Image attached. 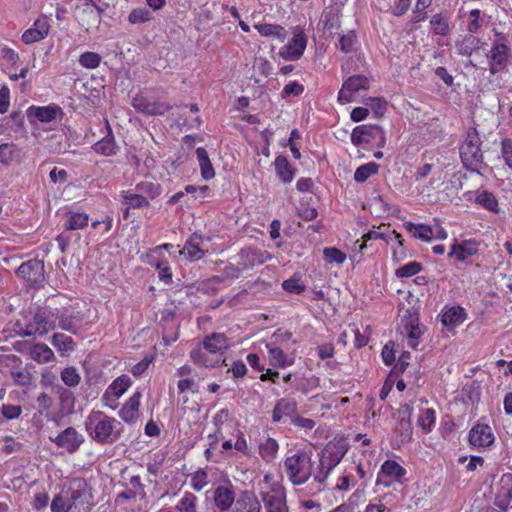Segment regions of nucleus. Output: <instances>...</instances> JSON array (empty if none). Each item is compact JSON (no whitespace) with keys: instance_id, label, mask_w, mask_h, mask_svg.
Instances as JSON below:
<instances>
[{"instance_id":"c85d7f7f","label":"nucleus","mask_w":512,"mask_h":512,"mask_svg":"<svg viewBox=\"0 0 512 512\" xmlns=\"http://www.w3.org/2000/svg\"><path fill=\"white\" fill-rule=\"evenodd\" d=\"M194 369L190 365H183L176 371V376L180 379L177 384L179 393L190 391L196 393L198 385L195 378L192 376Z\"/></svg>"},{"instance_id":"c03bdc74","label":"nucleus","mask_w":512,"mask_h":512,"mask_svg":"<svg viewBox=\"0 0 512 512\" xmlns=\"http://www.w3.org/2000/svg\"><path fill=\"white\" fill-rule=\"evenodd\" d=\"M479 42L480 40L475 36L468 35L457 41L455 47L459 55L470 56L478 48Z\"/></svg>"},{"instance_id":"864d4df0","label":"nucleus","mask_w":512,"mask_h":512,"mask_svg":"<svg viewBox=\"0 0 512 512\" xmlns=\"http://www.w3.org/2000/svg\"><path fill=\"white\" fill-rule=\"evenodd\" d=\"M17 156L18 149L16 145L10 143H3L0 145V163L9 165Z\"/></svg>"},{"instance_id":"58836bf2","label":"nucleus","mask_w":512,"mask_h":512,"mask_svg":"<svg viewBox=\"0 0 512 512\" xmlns=\"http://www.w3.org/2000/svg\"><path fill=\"white\" fill-rule=\"evenodd\" d=\"M196 156L199 163L202 178L204 180L212 179L215 176V171L209 159L207 151L202 147H198L196 149Z\"/></svg>"},{"instance_id":"6ab92c4d","label":"nucleus","mask_w":512,"mask_h":512,"mask_svg":"<svg viewBox=\"0 0 512 512\" xmlns=\"http://www.w3.org/2000/svg\"><path fill=\"white\" fill-rule=\"evenodd\" d=\"M368 88V80L361 75L349 77L342 85L338 93V101L341 104H346L353 101V95L360 90Z\"/></svg>"},{"instance_id":"c9c22d12","label":"nucleus","mask_w":512,"mask_h":512,"mask_svg":"<svg viewBox=\"0 0 512 512\" xmlns=\"http://www.w3.org/2000/svg\"><path fill=\"white\" fill-rule=\"evenodd\" d=\"M466 319L465 310L459 306H453L442 314V323L446 327H457Z\"/></svg>"},{"instance_id":"a19ab883","label":"nucleus","mask_w":512,"mask_h":512,"mask_svg":"<svg viewBox=\"0 0 512 512\" xmlns=\"http://www.w3.org/2000/svg\"><path fill=\"white\" fill-rule=\"evenodd\" d=\"M198 497L192 492H184L177 502L175 509L178 512H198Z\"/></svg>"},{"instance_id":"49530a36","label":"nucleus","mask_w":512,"mask_h":512,"mask_svg":"<svg viewBox=\"0 0 512 512\" xmlns=\"http://www.w3.org/2000/svg\"><path fill=\"white\" fill-rule=\"evenodd\" d=\"M379 165L375 162H369L359 166L354 173V180L358 183H364L369 177L378 173Z\"/></svg>"},{"instance_id":"20e7f679","label":"nucleus","mask_w":512,"mask_h":512,"mask_svg":"<svg viewBox=\"0 0 512 512\" xmlns=\"http://www.w3.org/2000/svg\"><path fill=\"white\" fill-rule=\"evenodd\" d=\"M230 340L223 333H212L204 338L202 347L190 352V359L205 367H217L225 362L224 352L230 347Z\"/></svg>"},{"instance_id":"6e6d98bb","label":"nucleus","mask_w":512,"mask_h":512,"mask_svg":"<svg viewBox=\"0 0 512 512\" xmlns=\"http://www.w3.org/2000/svg\"><path fill=\"white\" fill-rule=\"evenodd\" d=\"M102 57L95 52L87 51L80 55L79 64L86 69H95L101 63Z\"/></svg>"},{"instance_id":"f704fd0d","label":"nucleus","mask_w":512,"mask_h":512,"mask_svg":"<svg viewBox=\"0 0 512 512\" xmlns=\"http://www.w3.org/2000/svg\"><path fill=\"white\" fill-rule=\"evenodd\" d=\"M51 344L56 348L60 355H67L73 352L76 348L75 341L72 337L56 332L51 337Z\"/></svg>"},{"instance_id":"6e6552de","label":"nucleus","mask_w":512,"mask_h":512,"mask_svg":"<svg viewBox=\"0 0 512 512\" xmlns=\"http://www.w3.org/2000/svg\"><path fill=\"white\" fill-rule=\"evenodd\" d=\"M351 142L355 146L373 144L379 148L384 147L386 137L383 129L378 125H359L351 133Z\"/></svg>"},{"instance_id":"de8ad7c7","label":"nucleus","mask_w":512,"mask_h":512,"mask_svg":"<svg viewBox=\"0 0 512 512\" xmlns=\"http://www.w3.org/2000/svg\"><path fill=\"white\" fill-rule=\"evenodd\" d=\"M475 201L477 204L491 212H498V201L491 192L486 190L478 192Z\"/></svg>"},{"instance_id":"7c9ffc66","label":"nucleus","mask_w":512,"mask_h":512,"mask_svg":"<svg viewBox=\"0 0 512 512\" xmlns=\"http://www.w3.org/2000/svg\"><path fill=\"white\" fill-rule=\"evenodd\" d=\"M266 349L268 352L269 362L272 366L286 368L294 363V358L291 355L284 353L281 348L275 346L273 343H267Z\"/></svg>"},{"instance_id":"13d9d810","label":"nucleus","mask_w":512,"mask_h":512,"mask_svg":"<svg viewBox=\"0 0 512 512\" xmlns=\"http://www.w3.org/2000/svg\"><path fill=\"white\" fill-rule=\"evenodd\" d=\"M229 417H230V414L227 409H221L214 415L213 424L216 427V431H215V435H214V437H215L214 442H216L219 437H222V434H223L222 427L224 426V424H226L228 422Z\"/></svg>"},{"instance_id":"69168bd1","label":"nucleus","mask_w":512,"mask_h":512,"mask_svg":"<svg viewBox=\"0 0 512 512\" xmlns=\"http://www.w3.org/2000/svg\"><path fill=\"white\" fill-rule=\"evenodd\" d=\"M324 258L328 263L342 264L346 260V255L339 249L330 247L323 251Z\"/></svg>"},{"instance_id":"e2e57ef3","label":"nucleus","mask_w":512,"mask_h":512,"mask_svg":"<svg viewBox=\"0 0 512 512\" xmlns=\"http://www.w3.org/2000/svg\"><path fill=\"white\" fill-rule=\"evenodd\" d=\"M483 21L481 18V11L479 9H473L469 12V22L467 25V31L475 34L482 27Z\"/></svg>"},{"instance_id":"0eeeda50","label":"nucleus","mask_w":512,"mask_h":512,"mask_svg":"<svg viewBox=\"0 0 512 512\" xmlns=\"http://www.w3.org/2000/svg\"><path fill=\"white\" fill-rule=\"evenodd\" d=\"M307 35L304 30L295 26L291 29V37L278 51V56L285 61H298L304 54L307 47Z\"/></svg>"},{"instance_id":"9d476101","label":"nucleus","mask_w":512,"mask_h":512,"mask_svg":"<svg viewBox=\"0 0 512 512\" xmlns=\"http://www.w3.org/2000/svg\"><path fill=\"white\" fill-rule=\"evenodd\" d=\"M376 239H381L388 244L395 245V246H393V249H394L393 257L396 261H400L403 258V256H404V253L402 252L403 242L401 239V235L396 233V231H391L388 233H382V232L376 231V230L369 231L368 233L363 235L361 241L360 240L355 241L354 249L355 250L357 249L359 252H362L365 249L366 243L368 241L376 240Z\"/></svg>"},{"instance_id":"aec40b11","label":"nucleus","mask_w":512,"mask_h":512,"mask_svg":"<svg viewBox=\"0 0 512 512\" xmlns=\"http://www.w3.org/2000/svg\"><path fill=\"white\" fill-rule=\"evenodd\" d=\"M54 309L56 313L57 328L74 335L79 334L83 322L81 314L79 312L73 313L67 310L60 311L58 308Z\"/></svg>"},{"instance_id":"4468645a","label":"nucleus","mask_w":512,"mask_h":512,"mask_svg":"<svg viewBox=\"0 0 512 512\" xmlns=\"http://www.w3.org/2000/svg\"><path fill=\"white\" fill-rule=\"evenodd\" d=\"M132 381L129 376L121 375L117 377L106 389L102 396L103 405L111 409L117 407V400L129 389Z\"/></svg>"},{"instance_id":"ddd939ff","label":"nucleus","mask_w":512,"mask_h":512,"mask_svg":"<svg viewBox=\"0 0 512 512\" xmlns=\"http://www.w3.org/2000/svg\"><path fill=\"white\" fill-rule=\"evenodd\" d=\"M17 274L31 286L40 285L45 280L44 262L38 259L28 260L19 266Z\"/></svg>"},{"instance_id":"412c9836","label":"nucleus","mask_w":512,"mask_h":512,"mask_svg":"<svg viewBox=\"0 0 512 512\" xmlns=\"http://www.w3.org/2000/svg\"><path fill=\"white\" fill-rule=\"evenodd\" d=\"M494 440V434L488 424L477 423L469 432V443L477 448L490 447Z\"/></svg>"},{"instance_id":"603ef678","label":"nucleus","mask_w":512,"mask_h":512,"mask_svg":"<svg viewBox=\"0 0 512 512\" xmlns=\"http://www.w3.org/2000/svg\"><path fill=\"white\" fill-rule=\"evenodd\" d=\"M134 190L138 194L146 196V200L148 201L159 195V185L151 181H143L138 183Z\"/></svg>"},{"instance_id":"c756f323","label":"nucleus","mask_w":512,"mask_h":512,"mask_svg":"<svg viewBox=\"0 0 512 512\" xmlns=\"http://www.w3.org/2000/svg\"><path fill=\"white\" fill-rule=\"evenodd\" d=\"M254 28L261 36L277 40L281 43H283L288 36L287 30L283 26L275 23H256L254 24Z\"/></svg>"},{"instance_id":"9b49d317","label":"nucleus","mask_w":512,"mask_h":512,"mask_svg":"<svg viewBox=\"0 0 512 512\" xmlns=\"http://www.w3.org/2000/svg\"><path fill=\"white\" fill-rule=\"evenodd\" d=\"M16 349L39 364L55 360L53 350L45 343L17 342Z\"/></svg>"},{"instance_id":"5701e85b","label":"nucleus","mask_w":512,"mask_h":512,"mask_svg":"<svg viewBox=\"0 0 512 512\" xmlns=\"http://www.w3.org/2000/svg\"><path fill=\"white\" fill-rule=\"evenodd\" d=\"M50 31V23L47 17H40L36 19L33 25L25 30L21 36V40L27 44H33L45 39Z\"/></svg>"},{"instance_id":"473e14b6","label":"nucleus","mask_w":512,"mask_h":512,"mask_svg":"<svg viewBox=\"0 0 512 512\" xmlns=\"http://www.w3.org/2000/svg\"><path fill=\"white\" fill-rule=\"evenodd\" d=\"M400 420L396 427V431L400 434L401 441H410L412 438V425H411V409L409 405L401 407L399 410Z\"/></svg>"},{"instance_id":"bb28decb","label":"nucleus","mask_w":512,"mask_h":512,"mask_svg":"<svg viewBox=\"0 0 512 512\" xmlns=\"http://www.w3.org/2000/svg\"><path fill=\"white\" fill-rule=\"evenodd\" d=\"M142 393L136 391L129 399L124 403L119 411V417L128 424L135 423L139 418L140 399Z\"/></svg>"},{"instance_id":"bf43d9fd","label":"nucleus","mask_w":512,"mask_h":512,"mask_svg":"<svg viewBox=\"0 0 512 512\" xmlns=\"http://www.w3.org/2000/svg\"><path fill=\"white\" fill-rule=\"evenodd\" d=\"M357 44V37L353 31H349L339 39V47L344 53H351L355 50Z\"/></svg>"},{"instance_id":"e433bc0d","label":"nucleus","mask_w":512,"mask_h":512,"mask_svg":"<svg viewBox=\"0 0 512 512\" xmlns=\"http://www.w3.org/2000/svg\"><path fill=\"white\" fill-rule=\"evenodd\" d=\"M404 227L414 238L422 241L430 242L434 238V230L428 225L405 222Z\"/></svg>"},{"instance_id":"cd10ccee","label":"nucleus","mask_w":512,"mask_h":512,"mask_svg":"<svg viewBox=\"0 0 512 512\" xmlns=\"http://www.w3.org/2000/svg\"><path fill=\"white\" fill-rule=\"evenodd\" d=\"M202 244V237L195 233L185 242L184 247L179 251V254L184 255L189 261L200 260L205 255V250L203 249Z\"/></svg>"},{"instance_id":"0e129e2a","label":"nucleus","mask_w":512,"mask_h":512,"mask_svg":"<svg viewBox=\"0 0 512 512\" xmlns=\"http://www.w3.org/2000/svg\"><path fill=\"white\" fill-rule=\"evenodd\" d=\"M61 380L70 387H74L80 382V375L74 367H67L61 372Z\"/></svg>"},{"instance_id":"7ed1b4c3","label":"nucleus","mask_w":512,"mask_h":512,"mask_svg":"<svg viewBox=\"0 0 512 512\" xmlns=\"http://www.w3.org/2000/svg\"><path fill=\"white\" fill-rule=\"evenodd\" d=\"M85 428L90 438L99 444L116 442L123 431L120 421L96 410H92L86 417Z\"/></svg>"},{"instance_id":"79ce46f5","label":"nucleus","mask_w":512,"mask_h":512,"mask_svg":"<svg viewBox=\"0 0 512 512\" xmlns=\"http://www.w3.org/2000/svg\"><path fill=\"white\" fill-rule=\"evenodd\" d=\"M430 25L435 35L447 36L450 32L448 17L442 13L433 15L430 20Z\"/></svg>"},{"instance_id":"09e8293b","label":"nucleus","mask_w":512,"mask_h":512,"mask_svg":"<svg viewBox=\"0 0 512 512\" xmlns=\"http://www.w3.org/2000/svg\"><path fill=\"white\" fill-rule=\"evenodd\" d=\"M322 22L324 28L331 33L338 29L340 25L338 10L333 7L326 8L322 13Z\"/></svg>"},{"instance_id":"052dcab7","label":"nucleus","mask_w":512,"mask_h":512,"mask_svg":"<svg viewBox=\"0 0 512 512\" xmlns=\"http://www.w3.org/2000/svg\"><path fill=\"white\" fill-rule=\"evenodd\" d=\"M152 19L151 13L145 8H136L131 11L128 16V21L131 24H141L148 22Z\"/></svg>"},{"instance_id":"5fc2aeb1","label":"nucleus","mask_w":512,"mask_h":512,"mask_svg":"<svg viewBox=\"0 0 512 512\" xmlns=\"http://www.w3.org/2000/svg\"><path fill=\"white\" fill-rule=\"evenodd\" d=\"M190 485L196 492L202 491L208 485V474L203 469H198L191 475Z\"/></svg>"},{"instance_id":"a878e982","label":"nucleus","mask_w":512,"mask_h":512,"mask_svg":"<svg viewBox=\"0 0 512 512\" xmlns=\"http://www.w3.org/2000/svg\"><path fill=\"white\" fill-rule=\"evenodd\" d=\"M132 105L137 111L149 115H163L170 109L165 103L152 101L143 96L134 97Z\"/></svg>"},{"instance_id":"a211bd4d","label":"nucleus","mask_w":512,"mask_h":512,"mask_svg":"<svg viewBox=\"0 0 512 512\" xmlns=\"http://www.w3.org/2000/svg\"><path fill=\"white\" fill-rule=\"evenodd\" d=\"M509 47L504 43L495 42L488 55L489 70L492 75L503 71L509 58Z\"/></svg>"},{"instance_id":"b1692460","label":"nucleus","mask_w":512,"mask_h":512,"mask_svg":"<svg viewBox=\"0 0 512 512\" xmlns=\"http://www.w3.org/2000/svg\"><path fill=\"white\" fill-rule=\"evenodd\" d=\"M406 470L396 461L386 460L382 465L377 477V483L390 486L393 482L400 480Z\"/></svg>"},{"instance_id":"8fccbe9b","label":"nucleus","mask_w":512,"mask_h":512,"mask_svg":"<svg viewBox=\"0 0 512 512\" xmlns=\"http://www.w3.org/2000/svg\"><path fill=\"white\" fill-rule=\"evenodd\" d=\"M282 288L290 294H301L305 291L306 285L301 279V275L295 273L291 278L283 281Z\"/></svg>"},{"instance_id":"f8f14e48","label":"nucleus","mask_w":512,"mask_h":512,"mask_svg":"<svg viewBox=\"0 0 512 512\" xmlns=\"http://www.w3.org/2000/svg\"><path fill=\"white\" fill-rule=\"evenodd\" d=\"M105 8L97 5L94 0H81V5L78 6V19L86 31L91 27L98 26L101 22V14Z\"/></svg>"},{"instance_id":"ea45409f","label":"nucleus","mask_w":512,"mask_h":512,"mask_svg":"<svg viewBox=\"0 0 512 512\" xmlns=\"http://www.w3.org/2000/svg\"><path fill=\"white\" fill-rule=\"evenodd\" d=\"M121 197L127 210L147 207L149 205L146 196L138 194L134 189L122 191Z\"/></svg>"},{"instance_id":"4d7b16f0","label":"nucleus","mask_w":512,"mask_h":512,"mask_svg":"<svg viewBox=\"0 0 512 512\" xmlns=\"http://www.w3.org/2000/svg\"><path fill=\"white\" fill-rule=\"evenodd\" d=\"M421 270H422L421 263L416 262V261H412V262H409V263L399 267L395 271V275L398 278H408V277L416 275Z\"/></svg>"},{"instance_id":"393cba45","label":"nucleus","mask_w":512,"mask_h":512,"mask_svg":"<svg viewBox=\"0 0 512 512\" xmlns=\"http://www.w3.org/2000/svg\"><path fill=\"white\" fill-rule=\"evenodd\" d=\"M298 404L297 401L292 397H283L279 399L272 411V422L279 423L284 418H292L297 413Z\"/></svg>"},{"instance_id":"774afa93","label":"nucleus","mask_w":512,"mask_h":512,"mask_svg":"<svg viewBox=\"0 0 512 512\" xmlns=\"http://www.w3.org/2000/svg\"><path fill=\"white\" fill-rule=\"evenodd\" d=\"M304 86L297 82V81H291L288 84H286L281 92V95L283 98H289L291 96L296 97L303 93Z\"/></svg>"},{"instance_id":"4be33fe9","label":"nucleus","mask_w":512,"mask_h":512,"mask_svg":"<svg viewBox=\"0 0 512 512\" xmlns=\"http://www.w3.org/2000/svg\"><path fill=\"white\" fill-rule=\"evenodd\" d=\"M512 501V473H505L497 483L495 505L502 511H506Z\"/></svg>"},{"instance_id":"338daca9","label":"nucleus","mask_w":512,"mask_h":512,"mask_svg":"<svg viewBox=\"0 0 512 512\" xmlns=\"http://www.w3.org/2000/svg\"><path fill=\"white\" fill-rule=\"evenodd\" d=\"M158 270V277L164 283H170L172 281V271L166 260H159L154 266Z\"/></svg>"},{"instance_id":"f3484780","label":"nucleus","mask_w":512,"mask_h":512,"mask_svg":"<svg viewBox=\"0 0 512 512\" xmlns=\"http://www.w3.org/2000/svg\"><path fill=\"white\" fill-rule=\"evenodd\" d=\"M235 499V487L231 482L219 485L213 490V504L219 512H229L235 503Z\"/></svg>"},{"instance_id":"4c0bfd02","label":"nucleus","mask_w":512,"mask_h":512,"mask_svg":"<svg viewBox=\"0 0 512 512\" xmlns=\"http://www.w3.org/2000/svg\"><path fill=\"white\" fill-rule=\"evenodd\" d=\"M233 512H260V504L253 494L244 492L236 501Z\"/></svg>"},{"instance_id":"37998d69","label":"nucleus","mask_w":512,"mask_h":512,"mask_svg":"<svg viewBox=\"0 0 512 512\" xmlns=\"http://www.w3.org/2000/svg\"><path fill=\"white\" fill-rule=\"evenodd\" d=\"M279 445L273 438H266L259 445V454L266 462H271L277 455Z\"/></svg>"},{"instance_id":"2f4dec72","label":"nucleus","mask_w":512,"mask_h":512,"mask_svg":"<svg viewBox=\"0 0 512 512\" xmlns=\"http://www.w3.org/2000/svg\"><path fill=\"white\" fill-rule=\"evenodd\" d=\"M478 251V244L474 240H465L461 243H456L452 246L450 257H455L461 262L467 261L471 256L475 255Z\"/></svg>"},{"instance_id":"3c124183","label":"nucleus","mask_w":512,"mask_h":512,"mask_svg":"<svg viewBox=\"0 0 512 512\" xmlns=\"http://www.w3.org/2000/svg\"><path fill=\"white\" fill-rule=\"evenodd\" d=\"M435 421V410L433 408H427L421 412V414L418 417L417 423L425 433H428L434 427Z\"/></svg>"},{"instance_id":"dca6fc26","label":"nucleus","mask_w":512,"mask_h":512,"mask_svg":"<svg viewBox=\"0 0 512 512\" xmlns=\"http://www.w3.org/2000/svg\"><path fill=\"white\" fill-rule=\"evenodd\" d=\"M50 440L68 453H75L84 442V436L74 427H68Z\"/></svg>"},{"instance_id":"423d86ee","label":"nucleus","mask_w":512,"mask_h":512,"mask_svg":"<svg viewBox=\"0 0 512 512\" xmlns=\"http://www.w3.org/2000/svg\"><path fill=\"white\" fill-rule=\"evenodd\" d=\"M481 140L474 128L467 131L466 138L460 147V157L463 165L470 171H477L483 162L480 149Z\"/></svg>"},{"instance_id":"1a4fd4ad","label":"nucleus","mask_w":512,"mask_h":512,"mask_svg":"<svg viewBox=\"0 0 512 512\" xmlns=\"http://www.w3.org/2000/svg\"><path fill=\"white\" fill-rule=\"evenodd\" d=\"M63 219L64 231L56 237L61 252H65L70 243V236L67 232L85 228L89 223V215L84 212L67 211L64 213Z\"/></svg>"},{"instance_id":"72a5a7b5","label":"nucleus","mask_w":512,"mask_h":512,"mask_svg":"<svg viewBox=\"0 0 512 512\" xmlns=\"http://www.w3.org/2000/svg\"><path fill=\"white\" fill-rule=\"evenodd\" d=\"M275 171L279 179L285 183H291L295 177L296 169H294L287 157L279 155L274 161Z\"/></svg>"},{"instance_id":"f257e3e1","label":"nucleus","mask_w":512,"mask_h":512,"mask_svg":"<svg viewBox=\"0 0 512 512\" xmlns=\"http://www.w3.org/2000/svg\"><path fill=\"white\" fill-rule=\"evenodd\" d=\"M345 452L342 445L330 443L321 452L319 464L315 467L312 453L298 450L284 459L283 471L294 486L303 485L313 477L316 489L321 491L328 475L342 460Z\"/></svg>"},{"instance_id":"680f3d73","label":"nucleus","mask_w":512,"mask_h":512,"mask_svg":"<svg viewBox=\"0 0 512 512\" xmlns=\"http://www.w3.org/2000/svg\"><path fill=\"white\" fill-rule=\"evenodd\" d=\"M73 503L61 495H56L51 503L52 512H72Z\"/></svg>"},{"instance_id":"f03ea898","label":"nucleus","mask_w":512,"mask_h":512,"mask_svg":"<svg viewBox=\"0 0 512 512\" xmlns=\"http://www.w3.org/2000/svg\"><path fill=\"white\" fill-rule=\"evenodd\" d=\"M55 315L51 307L23 312L14 324V331L20 336L43 337L57 328Z\"/></svg>"},{"instance_id":"2eb2a0df","label":"nucleus","mask_w":512,"mask_h":512,"mask_svg":"<svg viewBox=\"0 0 512 512\" xmlns=\"http://www.w3.org/2000/svg\"><path fill=\"white\" fill-rule=\"evenodd\" d=\"M26 115L30 123L39 121L41 123H50L63 115L62 108L56 104L47 106L32 105L26 110Z\"/></svg>"},{"instance_id":"a18cd8bd","label":"nucleus","mask_w":512,"mask_h":512,"mask_svg":"<svg viewBox=\"0 0 512 512\" xmlns=\"http://www.w3.org/2000/svg\"><path fill=\"white\" fill-rule=\"evenodd\" d=\"M94 151L104 156H113L117 153V145L112 136H107L94 145Z\"/></svg>"},{"instance_id":"39448f33","label":"nucleus","mask_w":512,"mask_h":512,"mask_svg":"<svg viewBox=\"0 0 512 512\" xmlns=\"http://www.w3.org/2000/svg\"><path fill=\"white\" fill-rule=\"evenodd\" d=\"M272 480V474H265L263 477L265 486L262 487L260 496L265 512H289L285 488Z\"/></svg>"}]
</instances>
